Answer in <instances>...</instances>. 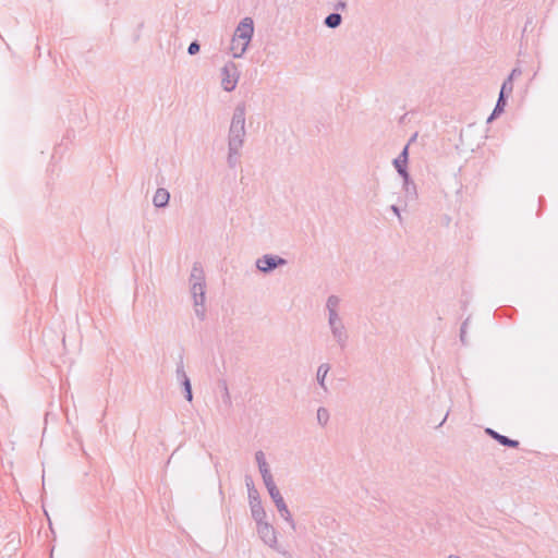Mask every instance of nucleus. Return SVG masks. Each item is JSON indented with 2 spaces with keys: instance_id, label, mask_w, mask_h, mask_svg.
I'll return each mask as SVG.
<instances>
[{
  "instance_id": "f257e3e1",
  "label": "nucleus",
  "mask_w": 558,
  "mask_h": 558,
  "mask_svg": "<svg viewBox=\"0 0 558 558\" xmlns=\"http://www.w3.org/2000/svg\"><path fill=\"white\" fill-rule=\"evenodd\" d=\"M340 305V298L338 295H329L326 302V310L328 312V326L333 340L341 350L348 347L349 332L343 324L342 318L339 316L338 308Z\"/></svg>"
},
{
  "instance_id": "f03ea898",
  "label": "nucleus",
  "mask_w": 558,
  "mask_h": 558,
  "mask_svg": "<svg viewBox=\"0 0 558 558\" xmlns=\"http://www.w3.org/2000/svg\"><path fill=\"white\" fill-rule=\"evenodd\" d=\"M254 35V21L252 17H244L238 24L231 39L230 51L233 58H241L252 40Z\"/></svg>"
},
{
  "instance_id": "7ed1b4c3",
  "label": "nucleus",
  "mask_w": 558,
  "mask_h": 558,
  "mask_svg": "<svg viewBox=\"0 0 558 558\" xmlns=\"http://www.w3.org/2000/svg\"><path fill=\"white\" fill-rule=\"evenodd\" d=\"M245 135V105L242 102L234 108L232 114L228 132V146L242 148Z\"/></svg>"
},
{
  "instance_id": "20e7f679",
  "label": "nucleus",
  "mask_w": 558,
  "mask_h": 558,
  "mask_svg": "<svg viewBox=\"0 0 558 558\" xmlns=\"http://www.w3.org/2000/svg\"><path fill=\"white\" fill-rule=\"evenodd\" d=\"M256 531L258 537L266 546L282 555L284 558H293L291 553L279 544L278 533L276 529L272 526V524H270L267 521L259 523L256 525Z\"/></svg>"
},
{
  "instance_id": "39448f33",
  "label": "nucleus",
  "mask_w": 558,
  "mask_h": 558,
  "mask_svg": "<svg viewBox=\"0 0 558 558\" xmlns=\"http://www.w3.org/2000/svg\"><path fill=\"white\" fill-rule=\"evenodd\" d=\"M266 488H267L269 496L272 499L277 510L279 511L280 515L282 517V519L290 525V527L293 531H295L296 530L295 521L292 518V514H291L282 495L280 494L278 487L276 486V484L271 483L270 485L266 486Z\"/></svg>"
},
{
  "instance_id": "423d86ee",
  "label": "nucleus",
  "mask_w": 558,
  "mask_h": 558,
  "mask_svg": "<svg viewBox=\"0 0 558 558\" xmlns=\"http://www.w3.org/2000/svg\"><path fill=\"white\" fill-rule=\"evenodd\" d=\"M287 259L272 254H265L256 260V268L264 272L269 274L275 270L277 267H281L287 265Z\"/></svg>"
},
{
  "instance_id": "0eeeda50",
  "label": "nucleus",
  "mask_w": 558,
  "mask_h": 558,
  "mask_svg": "<svg viewBox=\"0 0 558 558\" xmlns=\"http://www.w3.org/2000/svg\"><path fill=\"white\" fill-rule=\"evenodd\" d=\"M221 85L226 92H232L238 83L236 66L233 62L227 63L221 69Z\"/></svg>"
},
{
  "instance_id": "6e6552de",
  "label": "nucleus",
  "mask_w": 558,
  "mask_h": 558,
  "mask_svg": "<svg viewBox=\"0 0 558 558\" xmlns=\"http://www.w3.org/2000/svg\"><path fill=\"white\" fill-rule=\"evenodd\" d=\"M409 144H407L399 156L393 160V166L403 180L408 179Z\"/></svg>"
},
{
  "instance_id": "1a4fd4ad",
  "label": "nucleus",
  "mask_w": 558,
  "mask_h": 558,
  "mask_svg": "<svg viewBox=\"0 0 558 558\" xmlns=\"http://www.w3.org/2000/svg\"><path fill=\"white\" fill-rule=\"evenodd\" d=\"M485 433L504 447L518 448L520 446L518 440L501 435L493 428H486Z\"/></svg>"
},
{
  "instance_id": "9d476101",
  "label": "nucleus",
  "mask_w": 558,
  "mask_h": 558,
  "mask_svg": "<svg viewBox=\"0 0 558 558\" xmlns=\"http://www.w3.org/2000/svg\"><path fill=\"white\" fill-rule=\"evenodd\" d=\"M252 518L255 521L256 525L263 522H266V511L262 505V500H256L253 504H250Z\"/></svg>"
},
{
  "instance_id": "9b49d317",
  "label": "nucleus",
  "mask_w": 558,
  "mask_h": 558,
  "mask_svg": "<svg viewBox=\"0 0 558 558\" xmlns=\"http://www.w3.org/2000/svg\"><path fill=\"white\" fill-rule=\"evenodd\" d=\"M170 193L163 187L157 189L153 197V204L157 208H163L169 204Z\"/></svg>"
},
{
  "instance_id": "f8f14e48",
  "label": "nucleus",
  "mask_w": 558,
  "mask_h": 558,
  "mask_svg": "<svg viewBox=\"0 0 558 558\" xmlns=\"http://www.w3.org/2000/svg\"><path fill=\"white\" fill-rule=\"evenodd\" d=\"M190 283H191V286L197 284V283L206 284L205 283V272L199 263H194V265L192 267L191 276H190Z\"/></svg>"
},
{
  "instance_id": "ddd939ff",
  "label": "nucleus",
  "mask_w": 558,
  "mask_h": 558,
  "mask_svg": "<svg viewBox=\"0 0 558 558\" xmlns=\"http://www.w3.org/2000/svg\"><path fill=\"white\" fill-rule=\"evenodd\" d=\"M205 287L206 284H193L191 286V293L194 299L195 306H203L205 303Z\"/></svg>"
},
{
  "instance_id": "4468645a",
  "label": "nucleus",
  "mask_w": 558,
  "mask_h": 558,
  "mask_svg": "<svg viewBox=\"0 0 558 558\" xmlns=\"http://www.w3.org/2000/svg\"><path fill=\"white\" fill-rule=\"evenodd\" d=\"M329 371H330V365L328 363H323L317 368L316 379H317V383L320 386V388L324 389V391L328 390L325 380H326V376Z\"/></svg>"
},
{
  "instance_id": "2eb2a0df",
  "label": "nucleus",
  "mask_w": 558,
  "mask_h": 558,
  "mask_svg": "<svg viewBox=\"0 0 558 558\" xmlns=\"http://www.w3.org/2000/svg\"><path fill=\"white\" fill-rule=\"evenodd\" d=\"M245 485H246V488H247L248 502L253 504L256 500H259L260 497H259V494H258L257 489L255 488V485H254L252 476L245 475Z\"/></svg>"
},
{
  "instance_id": "dca6fc26",
  "label": "nucleus",
  "mask_w": 558,
  "mask_h": 558,
  "mask_svg": "<svg viewBox=\"0 0 558 558\" xmlns=\"http://www.w3.org/2000/svg\"><path fill=\"white\" fill-rule=\"evenodd\" d=\"M507 97H504V96H498V99H497V102H496V106L493 110V112L490 113V116L488 117L487 119V122H492L493 120H495L498 116H500L504 110H505V107L507 105Z\"/></svg>"
},
{
  "instance_id": "f3484780",
  "label": "nucleus",
  "mask_w": 558,
  "mask_h": 558,
  "mask_svg": "<svg viewBox=\"0 0 558 558\" xmlns=\"http://www.w3.org/2000/svg\"><path fill=\"white\" fill-rule=\"evenodd\" d=\"M240 155H241V148L228 146L227 162L231 169H234L238 166Z\"/></svg>"
},
{
  "instance_id": "a211bd4d",
  "label": "nucleus",
  "mask_w": 558,
  "mask_h": 558,
  "mask_svg": "<svg viewBox=\"0 0 558 558\" xmlns=\"http://www.w3.org/2000/svg\"><path fill=\"white\" fill-rule=\"evenodd\" d=\"M175 376L178 381L181 384L185 381L186 379H190L184 367V355L181 353L179 355L178 362H177V368H175Z\"/></svg>"
},
{
  "instance_id": "6ab92c4d",
  "label": "nucleus",
  "mask_w": 558,
  "mask_h": 558,
  "mask_svg": "<svg viewBox=\"0 0 558 558\" xmlns=\"http://www.w3.org/2000/svg\"><path fill=\"white\" fill-rule=\"evenodd\" d=\"M341 22H342V16H341V14H339L337 12L330 13L324 20V24L328 28H337L338 26L341 25Z\"/></svg>"
},
{
  "instance_id": "aec40b11",
  "label": "nucleus",
  "mask_w": 558,
  "mask_h": 558,
  "mask_svg": "<svg viewBox=\"0 0 558 558\" xmlns=\"http://www.w3.org/2000/svg\"><path fill=\"white\" fill-rule=\"evenodd\" d=\"M258 469H259V472L263 477L265 486H268L271 483H275L267 462L259 463Z\"/></svg>"
},
{
  "instance_id": "412c9836",
  "label": "nucleus",
  "mask_w": 558,
  "mask_h": 558,
  "mask_svg": "<svg viewBox=\"0 0 558 558\" xmlns=\"http://www.w3.org/2000/svg\"><path fill=\"white\" fill-rule=\"evenodd\" d=\"M403 189L405 191V194L412 198H415L417 196V192H416V185L415 183L411 180L410 178V174H408V179L407 181L403 180Z\"/></svg>"
},
{
  "instance_id": "4be33fe9",
  "label": "nucleus",
  "mask_w": 558,
  "mask_h": 558,
  "mask_svg": "<svg viewBox=\"0 0 558 558\" xmlns=\"http://www.w3.org/2000/svg\"><path fill=\"white\" fill-rule=\"evenodd\" d=\"M512 90H513L512 77H507L501 85L499 95L508 98L512 94Z\"/></svg>"
},
{
  "instance_id": "5701e85b",
  "label": "nucleus",
  "mask_w": 558,
  "mask_h": 558,
  "mask_svg": "<svg viewBox=\"0 0 558 558\" xmlns=\"http://www.w3.org/2000/svg\"><path fill=\"white\" fill-rule=\"evenodd\" d=\"M329 421V412L326 408L320 407L317 410V422L322 426H326Z\"/></svg>"
},
{
  "instance_id": "b1692460",
  "label": "nucleus",
  "mask_w": 558,
  "mask_h": 558,
  "mask_svg": "<svg viewBox=\"0 0 558 558\" xmlns=\"http://www.w3.org/2000/svg\"><path fill=\"white\" fill-rule=\"evenodd\" d=\"M181 386L183 388L184 397L185 399L191 402L193 400V392H192V385L191 380L186 379L185 381L181 383Z\"/></svg>"
},
{
  "instance_id": "393cba45",
  "label": "nucleus",
  "mask_w": 558,
  "mask_h": 558,
  "mask_svg": "<svg viewBox=\"0 0 558 558\" xmlns=\"http://www.w3.org/2000/svg\"><path fill=\"white\" fill-rule=\"evenodd\" d=\"M221 385H222V391H223V395H222L223 403L227 407H231L232 400H231V396H230V392H229V389H228V385H227V383L225 380L221 383Z\"/></svg>"
},
{
  "instance_id": "a878e982",
  "label": "nucleus",
  "mask_w": 558,
  "mask_h": 558,
  "mask_svg": "<svg viewBox=\"0 0 558 558\" xmlns=\"http://www.w3.org/2000/svg\"><path fill=\"white\" fill-rule=\"evenodd\" d=\"M469 320H470V318H466L462 323L461 328H460V340L463 344H466V327H468Z\"/></svg>"
},
{
  "instance_id": "bb28decb",
  "label": "nucleus",
  "mask_w": 558,
  "mask_h": 558,
  "mask_svg": "<svg viewBox=\"0 0 558 558\" xmlns=\"http://www.w3.org/2000/svg\"><path fill=\"white\" fill-rule=\"evenodd\" d=\"M201 45L197 40H193L187 47V53L194 56L199 52Z\"/></svg>"
},
{
  "instance_id": "cd10ccee",
  "label": "nucleus",
  "mask_w": 558,
  "mask_h": 558,
  "mask_svg": "<svg viewBox=\"0 0 558 558\" xmlns=\"http://www.w3.org/2000/svg\"><path fill=\"white\" fill-rule=\"evenodd\" d=\"M255 460H256L257 464L266 462L265 454L262 450H259L255 453Z\"/></svg>"
},
{
  "instance_id": "c85d7f7f",
  "label": "nucleus",
  "mask_w": 558,
  "mask_h": 558,
  "mask_svg": "<svg viewBox=\"0 0 558 558\" xmlns=\"http://www.w3.org/2000/svg\"><path fill=\"white\" fill-rule=\"evenodd\" d=\"M390 209H391V211H392L395 215H397V217H398L399 221L401 222V221H402V216H401V214H400V209H399V207H398L397 205H391V206H390Z\"/></svg>"
},
{
  "instance_id": "c756f323",
  "label": "nucleus",
  "mask_w": 558,
  "mask_h": 558,
  "mask_svg": "<svg viewBox=\"0 0 558 558\" xmlns=\"http://www.w3.org/2000/svg\"><path fill=\"white\" fill-rule=\"evenodd\" d=\"M521 73H522L521 69H519V68H514V69L511 71V73L509 74V76H508V77H512V81H513V80H514V77L520 76V75H521Z\"/></svg>"
},
{
  "instance_id": "7c9ffc66",
  "label": "nucleus",
  "mask_w": 558,
  "mask_h": 558,
  "mask_svg": "<svg viewBox=\"0 0 558 558\" xmlns=\"http://www.w3.org/2000/svg\"><path fill=\"white\" fill-rule=\"evenodd\" d=\"M335 9L336 10H345L347 9V3L344 1H339L336 5H335Z\"/></svg>"
},
{
  "instance_id": "2f4dec72",
  "label": "nucleus",
  "mask_w": 558,
  "mask_h": 558,
  "mask_svg": "<svg viewBox=\"0 0 558 558\" xmlns=\"http://www.w3.org/2000/svg\"><path fill=\"white\" fill-rule=\"evenodd\" d=\"M195 312H196V315L198 317H201V319H204V316H205L204 311H199L198 308H196Z\"/></svg>"
},
{
  "instance_id": "473e14b6",
  "label": "nucleus",
  "mask_w": 558,
  "mask_h": 558,
  "mask_svg": "<svg viewBox=\"0 0 558 558\" xmlns=\"http://www.w3.org/2000/svg\"><path fill=\"white\" fill-rule=\"evenodd\" d=\"M417 133H415L409 141V145L416 140Z\"/></svg>"
},
{
  "instance_id": "72a5a7b5",
  "label": "nucleus",
  "mask_w": 558,
  "mask_h": 558,
  "mask_svg": "<svg viewBox=\"0 0 558 558\" xmlns=\"http://www.w3.org/2000/svg\"><path fill=\"white\" fill-rule=\"evenodd\" d=\"M447 416H448V413L446 414L445 418L439 423V425H438V426L444 425V423H445V421H446Z\"/></svg>"
},
{
  "instance_id": "f704fd0d",
  "label": "nucleus",
  "mask_w": 558,
  "mask_h": 558,
  "mask_svg": "<svg viewBox=\"0 0 558 558\" xmlns=\"http://www.w3.org/2000/svg\"><path fill=\"white\" fill-rule=\"evenodd\" d=\"M447 558H461V557H459L457 555H449Z\"/></svg>"
}]
</instances>
